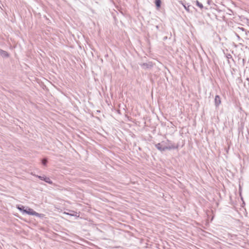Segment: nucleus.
<instances>
[{
    "label": "nucleus",
    "instance_id": "nucleus-1",
    "mask_svg": "<svg viewBox=\"0 0 249 249\" xmlns=\"http://www.w3.org/2000/svg\"><path fill=\"white\" fill-rule=\"evenodd\" d=\"M24 213H26L31 215H35L39 217H41L42 215V214H40L34 211L32 209L28 207L26 209V211H24Z\"/></svg>",
    "mask_w": 249,
    "mask_h": 249
},
{
    "label": "nucleus",
    "instance_id": "nucleus-2",
    "mask_svg": "<svg viewBox=\"0 0 249 249\" xmlns=\"http://www.w3.org/2000/svg\"><path fill=\"white\" fill-rule=\"evenodd\" d=\"M36 177L42 180H44V181H45L46 182H47L50 184H53V181L51 180V179L45 176H41L37 175Z\"/></svg>",
    "mask_w": 249,
    "mask_h": 249
},
{
    "label": "nucleus",
    "instance_id": "nucleus-3",
    "mask_svg": "<svg viewBox=\"0 0 249 249\" xmlns=\"http://www.w3.org/2000/svg\"><path fill=\"white\" fill-rule=\"evenodd\" d=\"M141 67L144 69H150L153 67L152 63L151 62L143 63L140 64Z\"/></svg>",
    "mask_w": 249,
    "mask_h": 249
},
{
    "label": "nucleus",
    "instance_id": "nucleus-4",
    "mask_svg": "<svg viewBox=\"0 0 249 249\" xmlns=\"http://www.w3.org/2000/svg\"><path fill=\"white\" fill-rule=\"evenodd\" d=\"M215 106L217 107L221 104V99L219 95H216L214 98Z\"/></svg>",
    "mask_w": 249,
    "mask_h": 249
},
{
    "label": "nucleus",
    "instance_id": "nucleus-5",
    "mask_svg": "<svg viewBox=\"0 0 249 249\" xmlns=\"http://www.w3.org/2000/svg\"><path fill=\"white\" fill-rule=\"evenodd\" d=\"M155 147L161 152H163L165 151V146H162L161 143H160L156 144Z\"/></svg>",
    "mask_w": 249,
    "mask_h": 249
},
{
    "label": "nucleus",
    "instance_id": "nucleus-6",
    "mask_svg": "<svg viewBox=\"0 0 249 249\" xmlns=\"http://www.w3.org/2000/svg\"><path fill=\"white\" fill-rule=\"evenodd\" d=\"M0 55L2 57H8L9 54L7 52L0 49Z\"/></svg>",
    "mask_w": 249,
    "mask_h": 249
},
{
    "label": "nucleus",
    "instance_id": "nucleus-7",
    "mask_svg": "<svg viewBox=\"0 0 249 249\" xmlns=\"http://www.w3.org/2000/svg\"><path fill=\"white\" fill-rule=\"evenodd\" d=\"M17 208L20 211H21L22 213H24V211H26V209H25V207L21 205H17Z\"/></svg>",
    "mask_w": 249,
    "mask_h": 249
},
{
    "label": "nucleus",
    "instance_id": "nucleus-8",
    "mask_svg": "<svg viewBox=\"0 0 249 249\" xmlns=\"http://www.w3.org/2000/svg\"><path fill=\"white\" fill-rule=\"evenodd\" d=\"M244 87L247 89H249V78H247L244 83Z\"/></svg>",
    "mask_w": 249,
    "mask_h": 249
},
{
    "label": "nucleus",
    "instance_id": "nucleus-9",
    "mask_svg": "<svg viewBox=\"0 0 249 249\" xmlns=\"http://www.w3.org/2000/svg\"><path fill=\"white\" fill-rule=\"evenodd\" d=\"M177 148V147L175 146L174 144H172L171 145L165 146V150H167V149L168 150L174 149H176Z\"/></svg>",
    "mask_w": 249,
    "mask_h": 249
},
{
    "label": "nucleus",
    "instance_id": "nucleus-10",
    "mask_svg": "<svg viewBox=\"0 0 249 249\" xmlns=\"http://www.w3.org/2000/svg\"><path fill=\"white\" fill-rule=\"evenodd\" d=\"M161 0H155V4L156 7L158 8H159L161 6Z\"/></svg>",
    "mask_w": 249,
    "mask_h": 249
},
{
    "label": "nucleus",
    "instance_id": "nucleus-11",
    "mask_svg": "<svg viewBox=\"0 0 249 249\" xmlns=\"http://www.w3.org/2000/svg\"><path fill=\"white\" fill-rule=\"evenodd\" d=\"M196 5L199 7L200 8L202 9L203 8V6L202 3L199 2L198 0H196Z\"/></svg>",
    "mask_w": 249,
    "mask_h": 249
},
{
    "label": "nucleus",
    "instance_id": "nucleus-12",
    "mask_svg": "<svg viewBox=\"0 0 249 249\" xmlns=\"http://www.w3.org/2000/svg\"><path fill=\"white\" fill-rule=\"evenodd\" d=\"M47 163V160L46 159H44L42 160V163L43 165H46Z\"/></svg>",
    "mask_w": 249,
    "mask_h": 249
},
{
    "label": "nucleus",
    "instance_id": "nucleus-13",
    "mask_svg": "<svg viewBox=\"0 0 249 249\" xmlns=\"http://www.w3.org/2000/svg\"><path fill=\"white\" fill-rule=\"evenodd\" d=\"M183 6L184 7V8L188 11H189V6H188L187 7L186 6V5H183Z\"/></svg>",
    "mask_w": 249,
    "mask_h": 249
},
{
    "label": "nucleus",
    "instance_id": "nucleus-14",
    "mask_svg": "<svg viewBox=\"0 0 249 249\" xmlns=\"http://www.w3.org/2000/svg\"><path fill=\"white\" fill-rule=\"evenodd\" d=\"M238 29L242 31H246V30L243 27H239Z\"/></svg>",
    "mask_w": 249,
    "mask_h": 249
},
{
    "label": "nucleus",
    "instance_id": "nucleus-15",
    "mask_svg": "<svg viewBox=\"0 0 249 249\" xmlns=\"http://www.w3.org/2000/svg\"><path fill=\"white\" fill-rule=\"evenodd\" d=\"M212 3V1L211 0H207V3L208 4H211Z\"/></svg>",
    "mask_w": 249,
    "mask_h": 249
},
{
    "label": "nucleus",
    "instance_id": "nucleus-16",
    "mask_svg": "<svg viewBox=\"0 0 249 249\" xmlns=\"http://www.w3.org/2000/svg\"><path fill=\"white\" fill-rule=\"evenodd\" d=\"M247 23L249 24V19H247Z\"/></svg>",
    "mask_w": 249,
    "mask_h": 249
},
{
    "label": "nucleus",
    "instance_id": "nucleus-17",
    "mask_svg": "<svg viewBox=\"0 0 249 249\" xmlns=\"http://www.w3.org/2000/svg\"><path fill=\"white\" fill-rule=\"evenodd\" d=\"M230 57H231V54H229V56H227V57H228V58H230Z\"/></svg>",
    "mask_w": 249,
    "mask_h": 249
}]
</instances>
